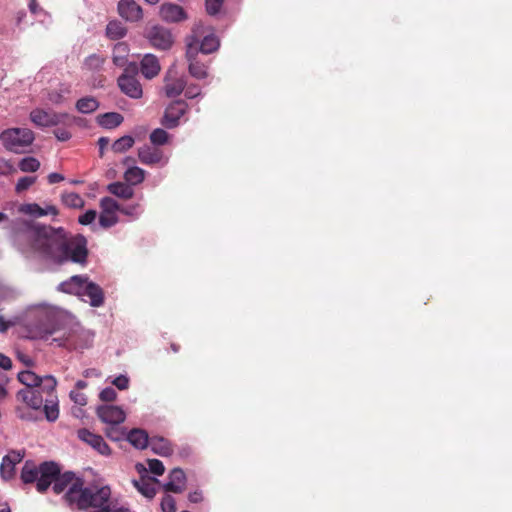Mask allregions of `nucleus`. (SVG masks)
Listing matches in <instances>:
<instances>
[{"mask_svg":"<svg viewBox=\"0 0 512 512\" xmlns=\"http://www.w3.org/2000/svg\"><path fill=\"white\" fill-rule=\"evenodd\" d=\"M31 249L43 259L56 265L68 262L86 265L89 251L87 239L81 235H69L63 228L36 226L28 233Z\"/></svg>","mask_w":512,"mask_h":512,"instance_id":"obj_1","label":"nucleus"},{"mask_svg":"<svg viewBox=\"0 0 512 512\" xmlns=\"http://www.w3.org/2000/svg\"><path fill=\"white\" fill-rule=\"evenodd\" d=\"M21 480L25 484L36 483L39 493H45L52 485L53 492L59 495L71 489L77 480L83 479L71 471L61 473L59 464L53 461H45L38 466L33 461H26L21 471Z\"/></svg>","mask_w":512,"mask_h":512,"instance_id":"obj_2","label":"nucleus"},{"mask_svg":"<svg viewBox=\"0 0 512 512\" xmlns=\"http://www.w3.org/2000/svg\"><path fill=\"white\" fill-rule=\"evenodd\" d=\"M56 385V379L48 375L43 377L42 384L19 390L16 398L31 409L39 410L43 407L46 419L53 422L59 417Z\"/></svg>","mask_w":512,"mask_h":512,"instance_id":"obj_3","label":"nucleus"},{"mask_svg":"<svg viewBox=\"0 0 512 512\" xmlns=\"http://www.w3.org/2000/svg\"><path fill=\"white\" fill-rule=\"evenodd\" d=\"M61 291L68 294L86 296L92 307H100L104 303L103 289L96 283L89 281L87 276L74 275L60 284Z\"/></svg>","mask_w":512,"mask_h":512,"instance_id":"obj_4","label":"nucleus"},{"mask_svg":"<svg viewBox=\"0 0 512 512\" xmlns=\"http://www.w3.org/2000/svg\"><path fill=\"white\" fill-rule=\"evenodd\" d=\"M4 147L12 152H22L34 140V134L27 128H10L0 134Z\"/></svg>","mask_w":512,"mask_h":512,"instance_id":"obj_5","label":"nucleus"},{"mask_svg":"<svg viewBox=\"0 0 512 512\" xmlns=\"http://www.w3.org/2000/svg\"><path fill=\"white\" fill-rule=\"evenodd\" d=\"M202 30V23L199 22L194 25L191 36L192 41L188 43V48L186 52V57L189 60V73L192 77L199 80L204 79L208 76L207 67L203 63L195 59L196 46L199 43V37L202 34Z\"/></svg>","mask_w":512,"mask_h":512,"instance_id":"obj_6","label":"nucleus"},{"mask_svg":"<svg viewBox=\"0 0 512 512\" xmlns=\"http://www.w3.org/2000/svg\"><path fill=\"white\" fill-rule=\"evenodd\" d=\"M146 38L152 47L158 50H168L172 47L174 39L171 31L160 25H154L147 30Z\"/></svg>","mask_w":512,"mask_h":512,"instance_id":"obj_7","label":"nucleus"},{"mask_svg":"<svg viewBox=\"0 0 512 512\" xmlns=\"http://www.w3.org/2000/svg\"><path fill=\"white\" fill-rule=\"evenodd\" d=\"M30 119L37 126L51 127L65 123L70 119V116L67 113H56L37 108L31 111Z\"/></svg>","mask_w":512,"mask_h":512,"instance_id":"obj_8","label":"nucleus"},{"mask_svg":"<svg viewBox=\"0 0 512 512\" xmlns=\"http://www.w3.org/2000/svg\"><path fill=\"white\" fill-rule=\"evenodd\" d=\"M188 104L184 100H177L168 105L165 110L162 124L172 129L178 126L180 118L186 113Z\"/></svg>","mask_w":512,"mask_h":512,"instance_id":"obj_9","label":"nucleus"},{"mask_svg":"<svg viewBox=\"0 0 512 512\" xmlns=\"http://www.w3.org/2000/svg\"><path fill=\"white\" fill-rule=\"evenodd\" d=\"M136 468L139 472L144 471L147 473L146 468L142 464H137ZM132 483L142 495L152 499L156 495V485L159 483V481L156 478L145 474L142 475L139 480H133Z\"/></svg>","mask_w":512,"mask_h":512,"instance_id":"obj_10","label":"nucleus"},{"mask_svg":"<svg viewBox=\"0 0 512 512\" xmlns=\"http://www.w3.org/2000/svg\"><path fill=\"white\" fill-rule=\"evenodd\" d=\"M77 436L81 441L91 446L100 454L107 456L111 453L110 447L104 441L102 436L94 434L86 428L79 429L77 431Z\"/></svg>","mask_w":512,"mask_h":512,"instance_id":"obj_11","label":"nucleus"},{"mask_svg":"<svg viewBox=\"0 0 512 512\" xmlns=\"http://www.w3.org/2000/svg\"><path fill=\"white\" fill-rule=\"evenodd\" d=\"M117 11L128 22H138L143 18V10L135 0H120Z\"/></svg>","mask_w":512,"mask_h":512,"instance_id":"obj_12","label":"nucleus"},{"mask_svg":"<svg viewBox=\"0 0 512 512\" xmlns=\"http://www.w3.org/2000/svg\"><path fill=\"white\" fill-rule=\"evenodd\" d=\"M97 416L101 421L110 425H119L125 421L124 411L114 405H102L97 408Z\"/></svg>","mask_w":512,"mask_h":512,"instance_id":"obj_13","label":"nucleus"},{"mask_svg":"<svg viewBox=\"0 0 512 512\" xmlns=\"http://www.w3.org/2000/svg\"><path fill=\"white\" fill-rule=\"evenodd\" d=\"M59 328L56 325L54 317L45 316L38 325L30 329L32 338L48 340L50 336L56 334Z\"/></svg>","mask_w":512,"mask_h":512,"instance_id":"obj_14","label":"nucleus"},{"mask_svg":"<svg viewBox=\"0 0 512 512\" xmlns=\"http://www.w3.org/2000/svg\"><path fill=\"white\" fill-rule=\"evenodd\" d=\"M160 17L167 23H177L187 19L185 10L177 4L164 3L160 7Z\"/></svg>","mask_w":512,"mask_h":512,"instance_id":"obj_15","label":"nucleus"},{"mask_svg":"<svg viewBox=\"0 0 512 512\" xmlns=\"http://www.w3.org/2000/svg\"><path fill=\"white\" fill-rule=\"evenodd\" d=\"M118 86L124 94L131 98L138 99L142 96V86L135 76L122 74L118 78Z\"/></svg>","mask_w":512,"mask_h":512,"instance_id":"obj_16","label":"nucleus"},{"mask_svg":"<svg viewBox=\"0 0 512 512\" xmlns=\"http://www.w3.org/2000/svg\"><path fill=\"white\" fill-rule=\"evenodd\" d=\"M168 478V482L163 485L166 492L181 493L184 490L186 476L182 469L174 468Z\"/></svg>","mask_w":512,"mask_h":512,"instance_id":"obj_17","label":"nucleus"},{"mask_svg":"<svg viewBox=\"0 0 512 512\" xmlns=\"http://www.w3.org/2000/svg\"><path fill=\"white\" fill-rule=\"evenodd\" d=\"M140 70L147 79L156 77L161 70L158 58L153 54L144 55L140 63Z\"/></svg>","mask_w":512,"mask_h":512,"instance_id":"obj_18","label":"nucleus"},{"mask_svg":"<svg viewBox=\"0 0 512 512\" xmlns=\"http://www.w3.org/2000/svg\"><path fill=\"white\" fill-rule=\"evenodd\" d=\"M186 87V81L183 78L171 77L167 75L164 78V91L168 98L179 96Z\"/></svg>","mask_w":512,"mask_h":512,"instance_id":"obj_19","label":"nucleus"},{"mask_svg":"<svg viewBox=\"0 0 512 512\" xmlns=\"http://www.w3.org/2000/svg\"><path fill=\"white\" fill-rule=\"evenodd\" d=\"M138 157L141 163L146 165L157 164L162 160V151L151 146H144L139 149Z\"/></svg>","mask_w":512,"mask_h":512,"instance_id":"obj_20","label":"nucleus"},{"mask_svg":"<svg viewBox=\"0 0 512 512\" xmlns=\"http://www.w3.org/2000/svg\"><path fill=\"white\" fill-rule=\"evenodd\" d=\"M152 451L160 456H170L173 453V447L171 442L160 436H153L150 438V444Z\"/></svg>","mask_w":512,"mask_h":512,"instance_id":"obj_21","label":"nucleus"},{"mask_svg":"<svg viewBox=\"0 0 512 512\" xmlns=\"http://www.w3.org/2000/svg\"><path fill=\"white\" fill-rule=\"evenodd\" d=\"M20 211L34 217H42L49 214L55 216L58 214V210L55 206L50 205L44 209L36 203L24 204L21 206Z\"/></svg>","mask_w":512,"mask_h":512,"instance_id":"obj_22","label":"nucleus"},{"mask_svg":"<svg viewBox=\"0 0 512 512\" xmlns=\"http://www.w3.org/2000/svg\"><path fill=\"white\" fill-rule=\"evenodd\" d=\"M127 440L138 449H145L150 444V438L145 430L132 429L128 435Z\"/></svg>","mask_w":512,"mask_h":512,"instance_id":"obj_23","label":"nucleus"},{"mask_svg":"<svg viewBox=\"0 0 512 512\" xmlns=\"http://www.w3.org/2000/svg\"><path fill=\"white\" fill-rule=\"evenodd\" d=\"M123 120V116L117 112H108L97 117L98 124L107 129L118 127Z\"/></svg>","mask_w":512,"mask_h":512,"instance_id":"obj_24","label":"nucleus"},{"mask_svg":"<svg viewBox=\"0 0 512 512\" xmlns=\"http://www.w3.org/2000/svg\"><path fill=\"white\" fill-rule=\"evenodd\" d=\"M107 190L109 193L122 198V199H130L134 195L133 188L123 182H114L107 186Z\"/></svg>","mask_w":512,"mask_h":512,"instance_id":"obj_25","label":"nucleus"},{"mask_svg":"<svg viewBox=\"0 0 512 512\" xmlns=\"http://www.w3.org/2000/svg\"><path fill=\"white\" fill-rule=\"evenodd\" d=\"M126 34V27L118 20L110 21L106 26V36L111 40H119Z\"/></svg>","mask_w":512,"mask_h":512,"instance_id":"obj_26","label":"nucleus"},{"mask_svg":"<svg viewBox=\"0 0 512 512\" xmlns=\"http://www.w3.org/2000/svg\"><path fill=\"white\" fill-rule=\"evenodd\" d=\"M75 107L77 111L83 114L93 113L99 108V102L92 96H87L77 100Z\"/></svg>","mask_w":512,"mask_h":512,"instance_id":"obj_27","label":"nucleus"},{"mask_svg":"<svg viewBox=\"0 0 512 512\" xmlns=\"http://www.w3.org/2000/svg\"><path fill=\"white\" fill-rule=\"evenodd\" d=\"M18 380L26 386L25 388H33L42 384L43 378L30 370H26L18 373Z\"/></svg>","mask_w":512,"mask_h":512,"instance_id":"obj_28","label":"nucleus"},{"mask_svg":"<svg viewBox=\"0 0 512 512\" xmlns=\"http://www.w3.org/2000/svg\"><path fill=\"white\" fill-rule=\"evenodd\" d=\"M219 47V40L214 34L204 36L200 42L199 50L204 54H210L216 51Z\"/></svg>","mask_w":512,"mask_h":512,"instance_id":"obj_29","label":"nucleus"},{"mask_svg":"<svg viewBox=\"0 0 512 512\" xmlns=\"http://www.w3.org/2000/svg\"><path fill=\"white\" fill-rule=\"evenodd\" d=\"M105 63V57L99 54H91L85 58L83 68L88 71L100 70Z\"/></svg>","mask_w":512,"mask_h":512,"instance_id":"obj_30","label":"nucleus"},{"mask_svg":"<svg viewBox=\"0 0 512 512\" xmlns=\"http://www.w3.org/2000/svg\"><path fill=\"white\" fill-rule=\"evenodd\" d=\"M71 92L68 85L62 84L59 88L54 89L48 93V100L54 104H60L64 101L65 97Z\"/></svg>","mask_w":512,"mask_h":512,"instance_id":"obj_31","label":"nucleus"},{"mask_svg":"<svg viewBox=\"0 0 512 512\" xmlns=\"http://www.w3.org/2000/svg\"><path fill=\"white\" fill-rule=\"evenodd\" d=\"M144 170L139 167H130L124 174L126 182L137 185L144 180Z\"/></svg>","mask_w":512,"mask_h":512,"instance_id":"obj_32","label":"nucleus"},{"mask_svg":"<svg viewBox=\"0 0 512 512\" xmlns=\"http://www.w3.org/2000/svg\"><path fill=\"white\" fill-rule=\"evenodd\" d=\"M134 142L135 141L132 136L125 135V136L117 139L112 144V150L115 153H123V152L127 151L128 149H130L133 146Z\"/></svg>","mask_w":512,"mask_h":512,"instance_id":"obj_33","label":"nucleus"},{"mask_svg":"<svg viewBox=\"0 0 512 512\" xmlns=\"http://www.w3.org/2000/svg\"><path fill=\"white\" fill-rule=\"evenodd\" d=\"M62 202L64 203V205L70 208H80L84 205V200L82 199V197L75 192L63 194Z\"/></svg>","mask_w":512,"mask_h":512,"instance_id":"obj_34","label":"nucleus"},{"mask_svg":"<svg viewBox=\"0 0 512 512\" xmlns=\"http://www.w3.org/2000/svg\"><path fill=\"white\" fill-rule=\"evenodd\" d=\"M19 168L23 172H35L40 167V162L34 157H25L19 162Z\"/></svg>","mask_w":512,"mask_h":512,"instance_id":"obj_35","label":"nucleus"},{"mask_svg":"<svg viewBox=\"0 0 512 512\" xmlns=\"http://www.w3.org/2000/svg\"><path fill=\"white\" fill-rule=\"evenodd\" d=\"M118 221L116 213L102 211L99 217V223L104 228H109L115 225Z\"/></svg>","mask_w":512,"mask_h":512,"instance_id":"obj_36","label":"nucleus"},{"mask_svg":"<svg viewBox=\"0 0 512 512\" xmlns=\"http://www.w3.org/2000/svg\"><path fill=\"white\" fill-rule=\"evenodd\" d=\"M100 205H101L102 211L113 212V213L120 211V207H121V205H119L118 202L111 197L102 198Z\"/></svg>","mask_w":512,"mask_h":512,"instance_id":"obj_37","label":"nucleus"},{"mask_svg":"<svg viewBox=\"0 0 512 512\" xmlns=\"http://www.w3.org/2000/svg\"><path fill=\"white\" fill-rule=\"evenodd\" d=\"M167 139H168V134L165 130L161 129V128H157L155 129L151 134H150V140L153 144H156V145H163L167 142Z\"/></svg>","mask_w":512,"mask_h":512,"instance_id":"obj_38","label":"nucleus"},{"mask_svg":"<svg viewBox=\"0 0 512 512\" xmlns=\"http://www.w3.org/2000/svg\"><path fill=\"white\" fill-rule=\"evenodd\" d=\"M37 177L36 176H25L21 177L15 187V190L17 193H21L25 190H27L29 187H31L36 182Z\"/></svg>","mask_w":512,"mask_h":512,"instance_id":"obj_39","label":"nucleus"},{"mask_svg":"<svg viewBox=\"0 0 512 512\" xmlns=\"http://www.w3.org/2000/svg\"><path fill=\"white\" fill-rule=\"evenodd\" d=\"M15 474V466L8 463L6 460L2 459L0 465V475L4 480H9L13 478Z\"/></svg>","mask_w":512,"mask_h":512,"instance_id":"obj_40","label":"nucleus"},{"mask_svg":"<svg viewBox=\"0 0 512 512\" xmlns=\"http://www.w3.org/2000/svg\"><path fill=\"white\" fill-rule=\"evenodd\" d=\"M24 456L25 452L23 450H12L9 451L8 454L3 457V459L15 466L17 463L22 461Z\"/></svg>","mask_w":512,"mask_h":512,"instance_id":"obj_41","label":"nucleus"},{"mask_svg":"<svg viewBox=\"0 0 512 512\" xmlns=\"http://www.w3.org/2000/svg\"><path fill=\"white\" fill-rule=\"evenodd\" d=\"M224 0H205L206 11L209 15H216L220 12Z\"/></svg>","mask_w":512,"mask_h":512,"instance_id":"obj_42","label":"nucleus"},{"mask_svg":"<svg viewBox=\"0 0 512 512\" xmlns=\"http://www.w3.org/2000/svg\"><path fill=\"white\" fill-rule=\"evenodd\" d=\"M162 512H176V501L174 497L166 494L161 500Z\"/></svg>","mask_w":512,"mask_h":512,"instance_id":"obj_43","label":"nucleus"},{"mask_svg":"<svg viewBox=\"0 0 512 512\" xmlns=\"http://www.w3.org/2000/svg\"><path fill=\"white\" fill-rule=\"evenodd\" d=\"M148 466L151 473L161 476L165 472L163 463L158 459L148 460Z\"/></svg>","mask_w":512,"mask_h":512,"instance_id":"obj_44","label":"nucleus"},{"mask_svg":"<svg viewBox=\"0 0 512 512\" xmlns=\"http://www.w3.org/2000/svg\"><path fill=\"white\" fill-rule=\"evenodd\" d=\"M116 397L117 393L112 387L104 388L99 394V398L104 402H112Z\"/></svg>","mask_w":512,"mask_h":512,"instance_id":"obj_45","label":"nucleus"},{"mask_svg":"<svg viewBox=\"0 0 512 512\" xmlns=\"http://www.w3.org/2000/svg\"><path fill=\"white\" fill-rule=\"evenodd\" d=\"M105 435L113 440V441H119L123 437V433L120 431L116 425H111L110 427H107L105 429Z\"/></svg>","mask_w":512,"mask_h":512,"instance_id":"obj_46","label":"nucleus"},{"mask_svg":"<svg viewBox=\"0 0 512 512\" xmlns=\"http://www.w3.org/2000/svg\"><path fill=\"white\" fill-rule=\"evenodd\" d=\"M70 398L75 404L80 406H85L87 404L86 395L80 391H71Z\"/></svg>","mask_w":512,"mask_h":512,"instance_id":"obj_47","label":"nucleus"},{"mask_svg":"<svg viewBox=\"0 0 512 512\" xmlns=\"http://www.w3.org/2000/svg\"><path fill=\"white\" fill-rule=\"evenodd\" d=\"M96 211L88 210L79 217V223L82 225H89L96 219Z\"/></svg>","mask_w":512,"mask_h":512,"instance_id":"obj_48","label":"nucleus"},{"mask_svg":"<svg viewBox=\"0 0 512 512\" xmlns=\"http://www.w3.org/2000/svg\"><path fill=\"white\" fill-rule=\"evenodd\" d=\"M185 97L188 99H193L201 94V89L196 84H191L185 87Z\"/></svg>","mask_w":512,"mask_h":512,"instance_id":"obj_49","label":"nucleus"},{"mask_svg":"<svg viewBox=\"0 0 512 512\" xmlns=\"http://www.w3.org/2000/svg\"><path fill=\"white\" fill-rule=\"evenodd\" d=\"M113 384L119 389V390H125L129 386V379L124 376L120 375L116 377L113 381Z\"/></svg>","mask_w":512,"mask_h":512,"instance_id":"obj_50","label":"nucleus"},{"mask_svg":"<svg viewBox=\"0 0 512 512\" xmlns=\"http://www.w3.org/2000/svg\"><path fill=\"white\" fill-rule=\"evenodd\" d=\"M54 135L60 141H67L71 138V133L64 128L54 130Z\"/></svg>","mask_w":512,"mask_h":512,"instance_id":"obj_51","label":"nucleus"},{"mask_svg":"<svg viewBox=\"0 0 512 512\" xmlns=\"http://www.w3.org/2000/svg\"><path fill=\"white\" fill-rule=\"evenodd\" d=\"M29 11L33 15H38L39 13H45L44 9L39 5L37 0H30L28 4Z\"/></svg>","mask_w":512,"mask_h":512,"instance_id":"obj_52","label":"nucleus"},{"mask_svg":"<svg viewBox=\"0 0 512 512\" xmlns=\"http://www.w3.org/2000/svg\"><path fill=\"white\" fill-rule=\"evenodd\" d=\"M0 368L4 370H9L12 368L11 359L2 353H0Z\"/></svg>","mask_w":512,"mask_h":512,"instance_id":"obj_53","label":"nucleus"},{"mask_svg":"<svg viewBox=\"0 0 512 512\" xmlns=\"http://www.w3.org/2000/svg\"><path fill=\"white\" fill-rule=\"evenodd\" d=\"M139 208V205L136 204V205H133V206H129V207H120V212L125 214V215H129V216H134L137 214V209Z\"/></svg>","mask_w":512,"mask_h":512,"instance_id":"obj_54","label":"nucleus"},{"mask_svg":"<svg viewBox=\"0 0 512 512\" xmlns=\"http://www.w3.org/2000/svg\"><path fill=\"white\" fill-rule=\"evenodd\" d=\"M63 180H64V176L60 173L53 172L48 175V182L50 184L59 183Z\"/></svg>","mask_w":512,"mask_h":512,"instance_id":"obj_55","label":"nucleus"},{"mask_svg":"<svg viewBox=\"0 0 512 512\" xmlns=\"http://www.w3.org/2000/svg\"><path fill=\"white\" fill-rule=\"evenodd\" d=\"M188 500L192 503H199L202 501V493L199 491H194L189 493Z\"/></svg>","mask_w":512,"mask_h":512,"instance_id":"obj_56","label":"nucleus"},{"mask_svg":"<svg viewBox=\"0 0 512 512\" xmlns=\"http://www.w3.org/2000/svg\"><path fill=\"white\" fill-rule=\"evenodd\" d=\"M15 413L17 415L18 418L22 419V420H30L31 419V414L30 413H25L24 409L22 407H16L15 408Z\"/></svg>","mask_w":512,"mask_h":512,"instance_id":"obj_57","label":"nucleus"},{"mask_svg":"<svg viewBox=\"0 0 512 512\" xmlns=\"http://www.w3.org/2000/svg\"><path fill=\"white\" fill-rule=\"evenodd\" d=\"M110 140L107 137H100L98 139V146L100 150V155H103L104 149L109 145Z\"/></svg>","mask_w":512,"mask_h":512,"instance_id":"obj_58","label":"nucleus"},{"mask_svg":"<svg viewBox=\"0 0 512 512\" xmlns=\"http://www.w3.org/2000/svg\"><path fill=\"white\" fill-rule=\"evenodd\" d=\"M128 51V48H127V45L125 43H117L114 47V52L116 53H120V54H123L125 56V54L127 53Z\"/></svg>","mask_w":512,"mask_h":512,"instance_id":"obj_59","label":"nucleus"},{"mask_svg":"<svg viewBox=\"0 0 512 512\" xmlns=\"http://www.w3.org/2000/svg\"><path fill=\"white\" fill-rule=\"evenodd\" d=\"M11 169V165L3 158H0V173L5 174Z\"/></svg>","mask_w":512,"mask_h":512,"instance_id":"obj_60","label":"nucleus"},{"mask_svg":"<svg viewBox=\"0 0 512 512\" xmlns=\"http://www.w3.org/2000/svg\"><path fill=\"white\" fill-rule=\"evenodd\" d=\"M65 335L66 334L64 333L61 337H55L52 339V341L57 342L58 346H68V344L66 343L68 337H66Z\"/></svg>","mask_w":512,"mask_h":512,"instance_id":"obj_61","label":"nucleus"},{"mask_svg":"<svg viewBox=\"0 0 512 512\" xmlns=\"http://www.w3.org/2000/svg\"><path fill=\"white\" fill-rule=\"evenodd\" d=\"M9 324L5 321L4 317L0 315V332L4 333L8 330Z\"/></svg>","mask_w":512,"mask_h":512,"instance_id":"obj_62","label":"nucleus"},{"mask_svg":"<svg viewBox=\"0 0 512 512\" xmlns=\"http://www.w3.org/2000/svg\"><path fill=\"white\" fill-rule=\"evenodd\" d=\"M18 358L28 367L33 366V361L26 355L19 354Z\"/></svg>","mask_w":512,"mask_h":512,"instance_id":"obj_63","label":"nucleus"},{"mask_svg":"<svg viewBox=\"0 0 512 512\" xmlns=\"http://www.w3.org/2000/svg\"><path fill=\"white\" fill-rule=\"evenodd\" d=\"M124 58H125L124 55H122V56L114 55L113 62L115 65L122 66L124 64V60H125Z\"/></svg>","mask_w":512,"mask_h":512,"instance_id":"obj_64","label":"nucleus"}]
</instances>
